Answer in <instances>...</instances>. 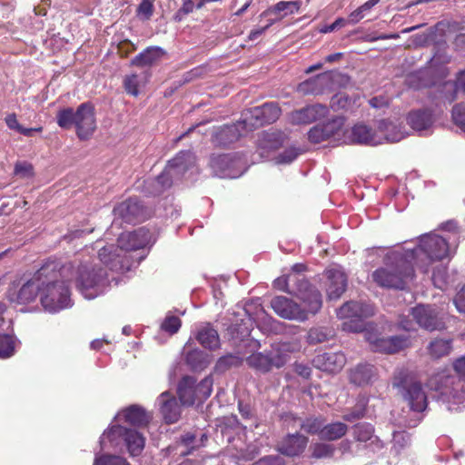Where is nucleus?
<instances>
[{
  "instance_id": "obj_33",
  "label": "nucleus",
  "mask_w": 465,
  "mask_h": 465,
  "mask_svg": "<svg viewBox=\"0 0 465 465\" xmlns=\"http://www.w3.org/2000/svg\"><path fill=\"white\" fill-rule=\"evenodd\" d=\"M407 121L414 130L423 131L431 126L433 118L430 111L417 110L409 114Z\"/></svg>"
},
{
  "instance_id": "obj_12",
  "label": "nucleus",
  "mask_w": 465,
  "mask_h": 465,
  "mask_svg": "<svg viewBox=\"0 0 465 465\" xmlns=\"http://www.w3.org/2000/svg\"><path fill=\"white\" fill-rule=\"evenodd\" d=\"M394 385L401 388V394L412 411L420 413L426 409L427 396L420 381L406 379L395 381Z\"/></svg>"
},
{
  "instance_id": "obj_5",
  "label": "nucleus",
  "mask_w": 465,
  "mask_h": 465,
  "mask_svg": "<svg viewBox=\"0 0 465 465\" xmlns=\"http://www.w3.org/2000/svg\"><path fill=\"white\" fill-rule=\"evenodd\" d=\"M194 155L191 152H181L169 161L163 172L149 183L153 187L152 193L160 194L171 187L173 179H179L193 167Z\"/></svg>"
},
{
  "instance_id": "obj_8",
  "label": "nucleus",
  "mask_w": 465,
  "mask_h": 465,
  "mask_svg": "<svg viewBox=\"0 0 465 465\" xmlns=\"http://www.w3.org/2000/svg\"><path fill=\"white\" fill-rule=\"evenodd\" d=\"M106 277V272L92 262L81 264L77 270L76 286L84 298L91 300L101 292L100 286Z\"/></svg>"
},
{
  "instance_id": "obj_9",
  "label": "nucleus",
  "mask_w": 465,
  "mask_h": 465,
  "mask_svg": "<svg viewBox=\"0 0 465 465\" xmlns=\"http://www.w3.org/2000/svg\"><path fill=\"white\" fill-rule=\"evenodd\" d=\"M394 128L395 126L393 124L385 120L379 123V130L377 132H373L365 124H357L352 128L351 138L355 143L368 145H378L382 143L383 141L391 143L399 142L403 137L401 133H387Z\"/></svg>"
},
{
  "instance_id": "obj_54",
  "label": "nucleus",
  "mask_w": 465,
  "mask_h": 465,
  "mask_svg": "<svg viewBox=\"0 0 465 465\" xmlns=\"http://www.w3.org/2000/svg\"><path fill=\"white\" fill-rule=\"evenodd\" d=\"M125 91L134 95L137 96L139 94L138 91V76L136 74L128 75L124 78V81Z\"/></svg>"
},
{
  "instance_id": "obj_30",
  "label": "nucleus",
  "mask_w": 465,
  "mask_h": 465,
  "mask_svg": "<svg viewBox=\"0 0 465 465\" xmlns=\"http://www.w3.org/2000/svg\"><path fill=\"white\" fill-rule=\"evenodd\" d=\"M196 381L193 377H184L178 385V395L183 405L191 406L198 400V394L194 388Z\"/></svg>"
},
{
  "instance_id": "obj_32",
  "label": "nucleus",
  "mask_w": 465,
  "mask_h": 465,
  "mask_svg": "<svg viewBox=\"0 0 465 465\" xmlns=\"http://www.w3.org/2000/svg\"><path fill=\"white\" fill-rule=\"evenodd\" d=\"M197 341L205 348L215 350L220 345L218 332L213 326L206 323L200 327L196 336Z\"/></svg>"
},
{
  "instance_id": "obj_60",
  "label": "nucleus",
  "mask_w": 465,
  "mask_h": 465,
  "mask_svg": "<svg viewBox=\"0 0 465 465\" xmlns=\"http://www.w3.org/2000/svg\"><path fill=\"white\" fill-rule=\"evenodd\" d=\"M273 284L275 288L287 292L289 293H292V292H294L293 290H291V287L286 281L285 275L277 278L274 281Z\"/></svg>"
},
{
  "instance_id": "obj_46",
  "label": "nucleus",
  "mask_w": 465,
  "mask_h": 465,
  "mask_svg": "<svg viewBox=\"0 0 465 465\" xmlns=\"http://www.w3.org/2000/svg\"><path fill=\"white\" fill-rule=\"evenodd\" d=\"M94 465H130L127 460L116 455H102L96 457Z\"/></svg>"
},
{
  "instance_id": "obj_64",
  "label": "nucleus",
  "mask_w": 465,
  "mask_h": 465,
  "mask_svg": "<svg viewBox=\"0 0 465 465\" xmlns=\"http://www.w3.org/2000/svg\"><path fill=\"white\" fill-rule=\"evenodd\" d=\"M460 393H455L452 395V401L457 404H462L465 402V386L464 384H460Z\"/></svg>"
},
{
  "instance_id": "obj_37",
  "label": "nucleus",
  "mask_w": 465,
  "mask_h": 465,
  "mask_svg": "<svg viewBox=\"0 0 465 465\" xmlns=\"http://www.w3.org/2000/svg\"><path fill=\"white\" fill-rule=\"evenodd\" d=\"M348 430V426L342 422H333L322 426L321 439L324 440H336L343 437Z\"/></svg>"
},
{
  "instance_id": "obj_61",
  "label": "nucleus",
  "mask_w": 465,
  "mask_h": 465,
  "mask_svg": "<svg viewBox=\"0 0 465 465\" xmlns=\"http://www.w3.org/2000/svg\"><path fill=\"white\" fill-rule=\"evenodd\" d=\"M369 104L373 108H382L388 106V100L383 96H375L370 99Z\"/></svg>"
},
{
  "instance_id": "obj_53",
  "label": "nucleus",
  "mask_w": 465,
  "mask_h": 465,
  "mask_svg": "<svg viewBox=\"0 0 465 465\" xmlns=\"http://www.w3.org/2000/svg\"><path fill=\"white\" fill-rule=\"evenodd\" d=\"M452 118L455 124L465 130V104H456L452 109Z\"/></svg>"
},
{
  "instance_id": "obj_6",
  "label": "nucleus",
  "mask_w": 465,
  "mask_h": 465,
  "mask_svg": "<svg viewBox=\"0 0 465 465\" xmlns=\"http://www.w3.org/2000/svg\"><path fill=\"white\" fill-rule=\"evenodd\" d=\"M55 268L56 265L54 262L43 264L17 292H10V301L18 304H27L34 302L38 293H42V285H45L47 280L54 279Z\"/></svg>"
},
{
  "instance_id": "obj_19",
  "label": "nucleus",
  "mask_w": 465,
  "mask_h": 465,
  "mask_svg": "<svg viewBox=\"0 0 465 465\" xmlns=\"http://www.w3.org/2000/svg\"><path fill=\"white\" fill-rule=\"evenodd\" d=\"M151 242V233L144 227L134 232H123L118 238V247L121 250L133 251L145 247Z\"/></svg>"
},
{
  "instance_id": "obj_11",
  "label": "nucleus",
  "mask_w": 465,
  "mask_h": 465,
  "mask_svg": "<svg viewBox=\"0 0 465 465\" xmlns=\"http://www.w3.org/2000/svg\"><path fill=\"white\" fill-rule=\"evenodd\" d=\"M281 108L274 103H266L243 112V125L251 132L263 124L274 123L281 115Z\"/></svg>"
},
{
  "instance_id": "obj_49",
  "label": "nucleus",
  "mask_w": 465,
  "mask_h": 465,
  "mask_svg": "<svg viewBox=\"0 0 465 465\" xmlns=\"http://www.w3.org/2000/svg\"><path fill=\"white\" fill-rule=\"evenodd\" d=\"M432 282L435 287L444 289L447 283V271L444 267H437L432 273Z\"/></svg>"
},
{
  "instance_id": "obj_43",
  "label": "nucleus",
  "mask_w": 465,
  "mask_h": 465,
  "mask_svg": "<svg viewBox=\"0 0 465 465\" xmlns=\"http://www.w3.org/2000/svg\"><path fill=\"white\" fill-rule=\"evenodd\" d=\"M373 427L369 423H360L354 427L353 434L358 441L366 442L373 438Z\"/></svg>"
},
{
  "instance_id": "obj_41",
  "label": "nucleus",
  "mask_w": 465,
  "mask_h": 465,
  "mask_svg": "<svg viewBox=\"0 0 465 465\" xmlns=\"http://www.w3.org/2000/svg\"><path fill=\"white\" fill-rule=\"evenodd\" d=\"M57 124L60 127L68 129L75 125L76 111L72 108H64L57 113Z\"/></svg>"
},
{
  "instance_id": "obj_59",
  "label": "nucleus",
  "mask_w": 465,
  "mask_h": 465,
  "mask_svg": "<svg viewBox=\"0 0 465 465\" xmlns=\"http://www.w3.org/2000/svg\"><path fill=\"white\" fill-rule=\"evenodd\" d=\"M254 465H284V462L280 456H267L261 459Z\"/></svg>"
},
{
  "instance_id": "obj_7",
  "label": "nucleus",
  "mask_w": 465,
  "mask_h": 465,
  "mask_svg": "<svg viewBox=\"0 0 465 465\" xmlns=\"http://www.w3.org/2000/svg\"><path fill=\"white\" fill-rule=\"evenodd\" d=\"M374 314L371 304L362 302L351 301L345 302L337 311L340 319H345L342 330L350 332H359L364 328L363 320Z\"/></svg>"
},
{
  "instance_id": "obj_23",
  "label": "nucleus",
  "mask_w": 465,
  "mask_h": 465,
  "mask_svg": "<svg viewBox=\"0 0 465 465\" xmlns=\"http://www.w3.org/2000/svg\"><path fill=\"white\" fill-rule=\"evenodd\" d=\"M346 363V357L342 352H323L316 355L313 364L316 368L328 372L340 371Z\"/></svg>"
},
{
  "instance_id": "obj_2",
  "label": "nucleus",
  "mask_w": 465,
  "mask_h": 465,
  "mask_svg": "<svg viewBox=\"0 0 465 465\" xmlns=\"http://www.w3.org/2000/svg\"><path fill=\"white\" fill-rule=\"evenodd\" d=\"M413 274L411 262L402 254L397 253L388 256L384 266L375 270L371 277L381 287L403 290Z\"/></svg>"
},
{
  "instance_id": "obj_22",
  "label": "nucleus",
  "mask_w": 465,
  "mask_h": 465,
  "mask_svg": "<svg viewBox=\"0 0 465 465\" xmlns=\"http://www.w3.org/2000/svg\"><path fill=\"white\" fill-rule=\"evenodd\" d=\"M251 132L248 125H243V118L232 125L220 128L213 135V142L226 146L236 142L245 133Z\"/></svg>"
},
{
  "instance_id": "obj_17",
  "label": "nucleus",
  "mask_w": 465,
  "mask_h": 465,
  "mask_svg": "<svg viewBox=\"0 0 465 465\" xmlns=\"http://www.w3.org/2000/svg\"><path fill=\"white\" fill-rule=\"evenodd\" d=\"M411 315L420 327L428 331L441 330L445 327L438 312L431 306L418 305L412 308Z\"/></svg>"
},
{
  "instance_id": "obj_4",
  "label": "nucleus",
  "mask_w": 465,
  "mask_h": 465,
  "mask_svg": "<svg viewBox=\"0 0 465 465\" xmlns=\"http://www.w3.org/2000/svg\"><path fill=\"white\" fill-rule=\"evenodd\" d=\"M144 438L135 430L127 429L122 425L112 426L101 437L100 444L105 449L107 443L115 449L125 447L131 456H138L144 448Z\"/></svg>"
},
{
  "instance_id": "obj_50",
  "label": "nucleus",
  "mask_w": 465,
  "mask_h": 465,
  "mask_svg": "<svg viewBox=\"0 0 465 465\" xmlns=\"http://www.w3.org/2000/svg\"><path fill=\"white\" fill-rule=\"evenodd\" d=\"M116 251L117 249L114 245L102 248L98 253L100 261L105 265H111L114 257L119 256V254L113 253Z\"/></svg>"
},
{
  "instance_id": "obj_25",
  "label": "nucleus",
  "mask_w": 465,
  "mask_h": 465,
  "mask_svg": "<svg viewBox=\"0 0 465 465\" xmlns=\"http://www.w3.org/2000/svg\"><path fill=\"white\" fill-rule=\"evenodd\" d=\"M284 135L279 131H267L259 134L257 150L262 157H268L270 153L280 148Z\"/></svg>"
},
{
  "instance_id": "obj_1",
  "label": "nucleus",
  "mask_w": 465,
  "mask_h": 465,
  "mask_svg": "<svg viewBox=\"0 0 465 465\" xmlns=\"http://www.w3.org/2000/svg\"><path fill=\"white\" fill-rule=\"evenodd\" d=\"M56 265L55 275L53 280H47L45 285H42V293L40 296L41 303L45 311L56 312L71 305L70 291L65 284V278L72 271V266L63 265L55 261H49Z\"/></svg>"
},
{
  "instance_id": "obj_14",
  "label": "nucleus",
  "mask_w": 465,
  "mask_h": 465,
  "mask_svg": "<svg viewBox=\"0 0 465 465\" xmlns=\"http://www.w3.org/2000/svg\"><path fill=\"white\" fill-rule=\"evenodd\" d=\"M420 252L426 254L431 261L442 260L449 254V244L446 239L440 235H425L420 240L419 246L414 250L416 255Z\"/></svg>"
},
{
  "instance_id": "obj_45",
  "label": "nucleus",
  "mask_w": 465,
  "mask_h": 465,
  "mask_svg": "<svg viewBox=\"0 0 465 465\" xmlns=\"http://www.w3.org/2000/svg\"><path fill=\"white\" fill-rule=\"evenodd\" d=\"M194 388L198 394V400L202 401V400L207 399L212 393V388H213L212 377H210V376L205 377L197 385L194 383Z\"/></svg>"
},
{
  "instance_id": "obj_31",
  "label": "nucleus",
  "mask_w": 465,
  "mask_h": 465,
  "mask_svg": "<svg viewBox=\"0 0 465 465\" xmlns=\"http://www.w3.org/2000/svg\"><path fill=\"white\" fill-rule=\"evenodd\" d=\"M376 377V369L371 364H359L351 371V381L357 385L371 382Z\"/></svg>"
},
{
  "instance_id": "obj_63",
  "label": "nucleus",
  "mask_w": 465,
  "mask_h": 465,
  "mask_svg": "<svg viewBox=\"0 0 465 465\" xmlns=\"http://www.w3.org/2000/svg\"><path fill=\"white\" fill-rule=\"evenodd\" d=\"M454 369L460 375L465 377V356L458 359L455 361Z\"/></svg>"
},
{
  "instance_id": "obj_3",
  "label": "nucleus",
  "mask_w": 465,
  "mask_h": 465,
  "mask_svg": "<svg viewBox=\"0 0 465 465\" xmlns=\"http://www.w3.org/2000/svg\"><path fill=\"white\" fill-rule=\"evenodd\" d=\"M260 347L258 341H248L247 349L251 354L245 357V361L250 368L262 373L269 372L272 368L282 367L287 361L288 352L291 351L288 343L272 346L270 350L264 351H257Z\"/></svg>"
},
{
  "instance_id": "obj_40",
  "label": "nucleus",
  "mask_w": 465,
  "mask_h": 465,
  "mask_svg": "<svg viewBox=\"0 0 465 465\" xmlns=\"http://www.w3.org/2000/svg\"><path fill=\"white\" fill-rule=\"evenodd\" d=\"M429 352L433 358H441L451 351V341L449 339H435L428 347Z\"/></svg>"
},
{
  "instance_id": "obj_62",
  "label": "nucleus",
  "mask_w": 465,
  "mask_h": 465,
  "mask_svg": "<svg viewBox=\"0 0 465 465\" xmlns=\"http://www.w3.org/2000/svg\"><path fill=\"white\" fill-rule=\"evenodd\" d=\"M5 124L10 129L16 130L17 132L21 127L15 114H8L5 117Z\"/></svg>"
},
{
  "instance_id": "obj_56",
  "label": "nucleus",
  "mask_w": 465,
  "mask_h": 465,
  "mask_svg": "<svg viewBox=\"0 0 465 465\" xmlns=\"http://www.w3.org/2000/svg\"><path fill=\"white\" fill-rule=\"evenodd\" d=\"M138 15L148 20L153 13V5L151 0H143L137 9Z\"/></svg>"
},
{
  "instance_id": "obj_34",
  "label": "nucleus",
  "mask_w": 465,
  "mask_h": 465,
  "mask_svg": "<svg viewBox=\"0 0 465 465\" xmlns=\"http://www.w3.org/2000/svg\"><path fill=\"white\" fill-rule=\"evenodd\" d=\"M164 54V51L160 47L151 46L146 48L143 52L136 55L131 62L133 65L136 66H148L161 59Z\"/></svg>"
},
{
  "instance_id": "obj_18",
  "label": "nucleus",
  "mask_w": 465,
  "mask_h": 465,
  "mask_svg": "<svg viewBox=\"0 0 465 465\" xmlns=\"http://www.w3.org/2000/svg\"><path fill=\"white\" fill-rule=\"evenodd\" d=\"M76 133L80 139H87L95 130V119L94 108L88 103L79 105L76 110L75 125Z\"/></svg>"
},
{
  "instance_id": "obj_44",
  "label": "nucleus",
  "mask_w": 465,
  "mask_h": 465,
  "mask_svg": "<svg viewBox=\"0 0 465 465\" xmlns=\"http://www.w3.org/2000/svg\"><path fill=\"white\" fill-rule=\"evenodd\" d=\"M311 448L312 450V455L316 459L331 458L335 451L334 446L328 443H314Z\"/></svg>"
},
{
  "instance_id": "obj_58",
  "label": "nucleus",
  "mask_w": 465,
  "mask_h": 465,
  "mask_svg": "<svg viewBox=\"0 0 465 465\" xmlns=\"http://www.w3.org/2000/svg\"><path fill=\"white\" fill-rule=\"evenodd\" d=\"M346 25V20L344 18H337L331 25H324L320 28V32L322 34H327L333 32L336 29L341 28Z\"/></svg>"
},
{
  "instance_id": "obj_13",
  "label": "nucleus",
  "mask_w": 465,
  "mask_h": 465,
  "mask_svg": "<svg viewBox=\"0 0 465 465\" xmlns=\"http://www.w3.org/2000/svg\"><path fill=\"white\" fill-rule=\"evenodd\" d=\"M271 307L277 315L283 319L303 322L308 319V304L302 308L297 302L285 296H276L271 301ZM311 314H312L311 312Z\"/></svg>"
},
{
  "instance_id": "obj_47",
  "label": "nucleus",
  "mask_w": 465,
  "mask_h": 465,
  "mask_svg": "<svg viewBox=\"0 0 465 465\" xmlns=\"http://www.w3.org/2000/svg\"><path fill=\"white\" fill-rule=\"evenodd\" d=\"M329 335L323 328H313L308 333V341L311 344L322 343L328 340Z\"/></svg>"
},
{
  "instance_id": "obj_35",
  "label": "nucleus",
  "mask_w": 465,
  "mask_h": 465,
  "mask_svg": "<svg viewBox=\"0 0 465 465\" xmlns=\"http://www.w3.org/2000/svg\"><path fill=\"white\" fill-rule=\"evenodd\" d=\"M292 427H300L304 431L310 434H318L321 437V430L324 424L322 417H310L305 420L301 418L292 417Z\"/></svg>"
},
{
  "instance_id": "obj_52",
  "label": "nucleus",
  "mask_w": 465,
  "mask_h": 465,
  "mask_svg": "<svg viewBox=\"0 0 465 465\" xmlns=\"http://www.w3.org/2000/svg\"><path fill=\"white\" fill-rule=\"evenodd\" d=\"M300 151L294 147L286 149L283 153L279 154L276 158L277 163H291L300 154Z\"/></svg>"
},
{
  "instance_id": "obj_57",
  "label": "nucleus",
  "mask_w": 465,
  "mask_h": 465,
  "mask_svg": "<svg viewBox=\"0 0 465 465\" xmlns=\"http://www.w3.org/2000/svg\"><path fill=\"white\" fill-rule=\"evenodd\" d=\"M453 302L457 310L465 316V286L456 294Z\"/></svg>"
},
{
  "instance_id": "obj_27",
  "label": "nucleus",
  "mask_w": 465,
  "mask_h": 465,
  "mask_svg": "<svg viewBox=\"0 0 465 465\" xmlns=\"http://www.w3.org/2000/svg\"><path fill=\"white\" fill-rule=\"evenodd\" d=\"M307 443V437L299 433L289 434L281 441L278 450L286 456H298L303 452Z\"/></svg>"
},
{
  "instance_id": "obj_36",
  "label": "nucleus",
  "mask_w": 465,
  "mask_h": 465,
  "mask_svg": "<svg viewBox=\"0 0 465 465\" xmlns=\"http://www.w3.org/2000/svg\"><path fill=\"white\" fill-rule=\"evenodd\" d=\"M240 163L239 159H235L232 154H222L216 157L213 161V165L223 173L224 176L228 177H236V173H233V170Z\"/></svg>"
},
{
  "instance_id": "obj_29",
  "label": "nucleus",
  "mask_w": 465,
  "mask_h": 465,
  "mask_svg": "<svg viewBox=\"0 0 465 465\" xmlns=\"http://www.w3.org/2000/svg\"><path fill=\"white\" fill-rule=\"evenodd\" d=\"M116 418L135 427H144L152 417L143 407L131 405L119 412Z\"/></svg>"
},
{
  "instance_id": "obj_21",
  "label": "nucleus",
  "mask_w": 465,
  "mask_h": 465,
  "mask_svg": "<svg viewBox=\"0 0 465 465\" xmlns=\"http://www.w3.org/2000/svg\"><path fill=\"white\" fill-rule=\"evenodd\" d=\"M329 113L326 105L316 104L293 111L289 115V120L293 124H308L325 117Z\"/></svg>"
},
{
  "instance_id": "obj_26",
  "label": "nucleus",
  "mask_w": 465,
  "mask_h": 465,
  "mask_svg": "<svg viewBox=\"0 0 465 465\" xmlns=\"http://www.w3.org/2000/svg\"><path fill=\"white\" fill-rule=\"evenodd\" d=\"M342 124L343 123L341 118L332 119L323 124H318L309 131V140L314 143L323 142L335 135L341 129Z\"/></svg>"
},
{
  "instance_id": "obj_38",
  "label": "nucleus",
  "mask_w": 465,
  "mask_h": 465,
  "mask_svg": "<svg viewBox=\"0 0 465 465\" xmlns=\"http://www.w3.org/2000/svg\"><path fill=\"white\" fill-rule=\"evenodd\" d=\"M186 362L193 371H201L210 364L209 357L206 353L199 350H193L186 354Z\"/></svg>"
},
{
  "instance_id": "obj_28",
  "label": "nucleus",
  "mask_w": 465,
  "mask_h": 465,
  "mask_svg": "<svg viewBox=\"0 0 465 465\" xmlns=\"http://www.w3.org/2000/svg\"><path fill=\"white\" fill-rule=\"evenodd\" d=\"M161 413L167 423L176 422L181 416V406L174 396L163 392L158 398Z\"/></svg>"
},
{
  "instance_id": "obj_24",
  "label": "nucleus",
  "mask_w": 465,
  "mask_h": 465,
  "mask_svg": "<svg viewBox=\"0 0 465 465\" xmlns=\"http://www.w3.org/2000/svg\"><path fill=\"white\" fill-rule=\"evenodd\" d=\"M326 292L329 300H337L345 292L347 278L340 269H330L326 272Z\"/></svg>"
},
{
  "instance_id": "obj_55",
  "label": "nucleus",
  "mask_w": 465,
  "mask_h": 465,
  "mask_svg": "<svg viewBox=\"0 0 465 465\" xmlns=\"http://www.w3.org/2000/svg\"><path fill=\"white\" fill-rule=\"evenodd\" d=\"M238 361H239L238 357L233 356V355H226V356L221 357L219 359V361L216 363V368L219 371H223L227 370L228 368H230L231 366L236 365L238 363Z\"/></svg>"
},
{
  "instance_id": "obj_15",
  "label": "nucleus",
  "mask_w": 465,
  "mask_h": 465,
  "mask_svg": "<svg viewBox=\"0 0 465 465\" xmlns=\"http://www.w3.org/2000/svg\"><path fill=\"white\" fill-rule=\"evenodd\" d=\"M114 220L113 224H116L118 219L127 223H135L147 218V213L140 201L136 198H130L114 209Z\"/></svg>"
},
{
  "instance_id": "obj_39",
  "label": "nucleus",
  "mask_w": 465,
  "mask_h": 465,
  "mask_svg": "<svg viewBox=\"0 0 465 465\" xmlns=\"http://www.w3.org/2000/svg\"><path fill=\"white\" fill-rule=\"evenodd\" d=\"M301 7L300 1H281L272 7L264 11L261 15L265 16L270 13L278 14L283 12V15H292L297 13Z\"/></svg>"
},
{
  "instance_id": "obj_16",
  "label": "nucleus",
  "mask_w": 465,
  "mask_h": 465,
  "mask_svg": "<svg viewBox=\"0 0 465 465\" xmlns=\"http://www.w3.org/2000/svg\"><path fill=\"white\" fill-rule=\"evenodd\" d=\"M366 339L373 351L385 353H396L410 345L409 337L406 335L379 338L376 334L369 333Z\"/></svg>"
},
{
  "instance_id": "obj_20",
  "label": "nucleus",
  "mask_w": 465,
  "mask_h": 465,
  "mask_svg": "<svg viewBox=\"0 0 465 465\" xmlns=\"http://www.w3.org/2000/svg\"><path fill=\"white\" fill-rule=\"evenodd\" d=\"M331 72L320 74L315 77L310 78L297 86V91L303 95H318L332 87Z\"/></svg>"
},
{
  "instance_id": "obj_10",
  "label": "nucleus",
  "mask_w": 465,
  "mask_h": 465,
  "mask_svg": "<svg viewBox=\"0 0 465 465\" xmlns=\"http://www.w3.org/2000/svg\"><path fill=\"white\" fill-rule=\"evenodd\" d=\"M286 281L293 290V294L299 297L303 304H308V311L315 314L322 308V300L321 292L311 286L303 274L290 272L285 274Z\"/></svg>"
},
{
  "instance_id": "obj_51",
  "label": "nucleus",
  "mask_w": 465,
  "mask_h": 465,
  "mask_svg": "<svg viewBox=\"0 0 465 465\" xmlns=\"http://www.w3.org/2000/svg\"><path fill=\"white\" fill-rule=\"evenodd\" d=\"M15 174L21 178L32 177L33 165L27 162H17L15 165Z\"/></svg>"
},
{
  "instance_id": "obj_42",
  "label": "nucleus",
  "mask_w": 465,
  "mask_h": 465,
  "mask_svg": "<svg viewBox=\"0 0 465 465\" xmlns=\"http://www.w3.org/2000/svg\"><path fill=\"white\" fill-rule=\"evenodd\" d=\"M15 339L11 335H0V358L6 359L15 353Z\"/></svg>"
},
{
  "instance_id": "obj_48",
  "label": "nucleus",
  "mask_w": 465,
  "mask_h": 465,
  "mask_svg": "<svg viewBox=\"0 0 465 465\" xmlns=\"http://www.w3.org/2000/svg\"><path fill=\"white\" fill-rule=\"evenodd\" d=\"M181 327V320L174 315H168L165 317L163 322L161 328L169 332L170 334H173L178 331Z\"/></svg>"
}]
</instances>
